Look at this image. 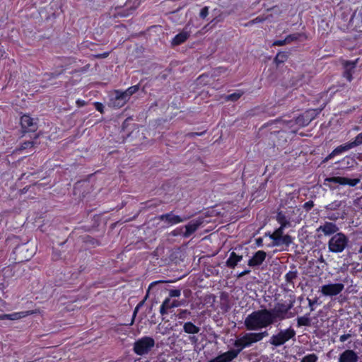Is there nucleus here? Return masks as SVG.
Instances as JSON below:
<instances>
[{
  "label": "nucleus",
  "instance_id": "nucleus-1",
  "mask_svg": "<svg viewBox=\"0 0 362 362\" xmlns=\"http://www.w3.org/2000/svg\"><path fill=\"white\" fill-rule=\"evenodd\" d=\"M269 309L263 308L255 310L247 315L244 321V325L248 331H257L273 325Z\"/></svg>",
  "mask_w": 362,
  "mask_h": 362
},
{
  "label": "nucleus",
  "instance_id": "nucleus-2",
  "mask_svg": "<svg viewBox=\"0 0 362 362\" xmlns=\"http://www.w3.org/2000/svg\"><path fill=\"white\" fill-rule=\"evenodd\" d=\"M268 335L269 333L267 330L260 332H247L236 339L233 345L241 351L243 349L250 347L253 344L262 341Z\"/></svg>",
  "mask_w": 362,
  "mask_h": 362
},
{
  "label": "nucleus",
  "instance_id": "nucleus-3",
  "mask_svg": "<svg viewBox=\"0 0 362 362\" xmlns=\"http://www.w3.org/2000/svg\"><path fill=\"white\" fill-rule=\"evenodd\" d=\"M349 242V238L344 233H337L329 240L328 250L332 253H341L347 247Z\"/></svg>",
  "mask_w": 362,
  "mask_h": 362
},
{
  "label": "nucleus",
  "instance_id": "nucleus-4",
  "mask_svg": "<svg viewBox=\"0 0 362 362\" xmlns=\"http://www.w3.org/2000/svg\"><path fill=\"white\" fill-rule=\"evenodd\" d=\"M296 335L295 329L289 327L284 329H281L279 332L273 334L269 341V344L275 347H279L288 341L290 339H294Z\"/></svg>",
  "mask_w": 362,
  "mask_h": 362
},
{
  "label": "nucleus",
  "instance_id": "nucleus-5",
  "mask_svg": "<svg viewBox=\"0 0 362 362\" xmlns=\"http://www.w3.org/2000/svg\"><path fill=\"white\" fill-rule=\"evenodd\" d=\"M154 340L148 337H142L135 341L134 344V351L136 354L141 356L146 354L153 347Z\"/></svg>",
  "mask_w": 362,
  "mask_h": 362
},
{
  "label": "nucleus",
  "instance_id": "nucleus-6",
  "mask_svg": "<svg viewBox=\"0 0 362 362\" xmlns=\"http://www.w3.org/2000/svg\"><path fill=\"white\" fill-rule=\"evenodd\" d=\"M291 308V305L277 303L273 309H269L273 322L275 323L277 320L281 321L290 317L287 314Z\"/></svg>",
  "mask_w": 362,
  "mask_h": 362
},
{
  "label": "nucleus",
  "instance_id": "nucleus-7",
  "mask_svg": "<svg viewBox=\"0 0 362 362\" xmlns=\"http://www.w3.org/2000/svg\"><path fill=\"white\" fill-rule=\"evenodd\" d=\"M242 247H235L229 255L226 261V266L229 269H235L243 259Z\"/></svg>",
  "mask_w": 362,
  "mask_h": 362
},
{
  "label": "nucleus",
  "instance_id": "nucleus-8",
  "mask_svg": "<svg viewBox=\"0 0 362 362\" xmlns=\"http://www.w3.org/2000/svg\"><path fill=\"white\" fill-rule=\"evenodd\" d=\"M338 230L339 227L337 224L329 221H325L316 229L318 237H321L322 235L325 236H332L337 233H339Z\"/></svg>",
  "mask_w": 362,
  "mask_h": 362
},
{
  "label": "nucleus",
  "instance_id": "nucleus-9",
  "mask_svg": "<svg viewBox=\"0 0 362 362\" xmlns=\"http://www.w3.org/2000/svg\"><path fill=\"white\" fill-rule=\"evenodd\" d=\"M325 182L339 184L340 185H349L350 187H355L361 182V180L360 178H348L341 176H332L325 178Z\"/></svg>",
  "mask_w": 362,
  "mask_h": 362
},
{
  "label": "nucleus",
  "instance_id": "nucleus-10",
  "mask_svg": "<svg viewBox=\"0 0 362 362\" xmlns=\"http://www.w3.org/2000/svg\"><path fill=\"white\" fill-rule=\"evenodd\" d=\"M344 288L341 283L328 284L321 287V293L325 296H334L341 293Z\"/></svg>",
  "mask_w": 362,
  "mask_h": 362
},
{
  "label": "nucleus",
  "instance_id": "nucleus-11",
  "mask_svg": "<svg viewBox=\"0 0 362 362\" xmlns=\"http://www.w3.org/2000/svg\"><path fill=\"white\" fill-rule=\"evenodd\" d=\"M187 219V217H181L174 214L172 211L165 214L160 215V221H163L166 226H171L182 223Z\"/></svg>",
  "mask_w": 362,
  "mask_h": 362
},
{
  "label": "nucleus",
  "instance_id": "nucleus-12",
  "mask_svg": "<svg viewBox=\"0 0 362 362\" xmlns=\"http://www.w3.org/2000/svg\"><path fill=\"white\" fill-rule=\"evenodd\" d=\"M129 100V98L124 91L119 90H114L113 96L111 98V103L115 107H123Z\"/></svg>",
  "mask_w": 362,
  "mask_h": 362
},
{
  "label": "nucleus",
  "instance_id": "nucleus-13",
  "mask_svg": "<svg viewBox=\"0 0 362 362\" xmlns=\"http://www.w3.org/2000/svg\"><path fill=\"white\" fill-rule=\"evenodd\" d=\"M350 149H352L351 147V145L346 142L345 144H343L341 145L338 146L336 147L330 153H329L323 160L322 163H327L329 160L333 159L335 156H340L343 154L344 153L349 151Z\"/></svg>",
  "mask_w": 362,
  "mask_h": 362
},
{
  "label": "nucleus",
  "instance_id": "nucleus-14",
  "mask_svg": "<svg viewBox=\"0 0 362 362\" xmlns=\"http://www.w3.org/2000/svg\"><path fill=\"white\" fill-rule=\"evenodd\" d=\"M267 253L263 250H258L248 260L247 265L251 267H258L261 265L265 260Z\"/></svg>",
  "mask_w": 362,
  "mask_h": 362
},
{
  "label": "nucleus",
  "instance_id": "nucleus-15",
  "mask_svg": "<svg viewBox=\"0 0 362 362\" xmlns=\"http://www.w3.org/2000/svg\"><path fill=\"white\" fill-rule=\"evenodd\" d=\"M336 164H338V169L349 170L353 168L355 165H356L357 162L354 157L346 156L344 157L341 160L337 162Z\"/></svg>",
  "mask_w": 362,
  "mask_h": 362
},
{
  "label": "nucleus",
  "instance_id": "nucleus-16",
  "mask_svg": "<svg viewBox=\"0 0 362 362\" xmlns=\"http://www.w3.org/2000/svg\"><path fill=\"white\" fill-rule=\"evenodd\" d=\"M358 361L357 354L354 350L347 349L339 355L338 362H358Z\"/></svg>",
  "mask_w": 362,
  "mask_h": 362
},
{
  "label": "nucleus",
  "instance_id": "nucleus-17",
  "mask_svg": "<svg viewBox=\"0 0 362 362\" xmlns=\"http://www.w3.org/2000/svg\"><path fill=\"white\" fill-rule=\"evenodd\" d=\"M240 351L238 349H230L221 354L217 356V358L220 362H231L233 359H235Z\"/></svg>",
  "mask_w": 362,
  "mask_h": 362
},
{
  "label": "nucleus",
  "instance_id": "nucleus-18",
  "mask_svg": "<svg viewBox=\"0 0 362 362\" xmlns=\"http://www.w3.org/2000/svg\"><path fill=\"white\" fill-rule=\"evenodd\" d=\"M202 223L200 220H192L189 222L185 226V230L182 233V236L184 238H189L199 228Z\"/></svg>",
  "mask_w": 362,
  "mask_h": 362
},
{
  "label": "nucleus",
  "instance_id": "nucleus-19",
  "mask_svg": "<svg viewBox=\"0 0 362 362\" xmlns=\"http://www.w3.org/2000/svg\"><path fill=\"white\" fill-rule=\"evenodd\" d=\"M293 238L288 234L279 237V239H272V245L276 247L285 246L288 248L293 243Z\"/></svg>",
  "mask_w": 362,
  "mask_h": 362
},
{
  "label": "nucleus",
  "instance_id": "nucleus-20",
  "mask_svg": "<svg viewBox=\"0 0 362 362\" xmlns=\"http://www.w3.org/2000/svg\"><path fill=\"white\" fill-rule=\"evenodd\" d=\"M356 63V61H346L344 64L345 71H344L343 76L349 82L353 79V72Z\"/></svg>",
  "mask_w": 362,
  "mask_h": 362
},
{
  "label": "nucleus",
  "instance_id": "nucleus-21",
  "mask_svg": "<svg viewBox=\"0 0 362 362\" xmlns=\"http://www.w3.org/2000/svg\"><path fill=\"white\" fill-rule=\"evenodd\" d=\"M21 124L23 129L34 131L36 125L34 119L29 115H23L21 118Z\"/></svg>",
  "mask_w": 362,
  "mask_h": 362
},
{
  "label": "nucleus",
  "instance_id": "nucleus-22",
  "mask_svg": "<svg viewBox=\"0 0 362 362\" xmlns=\"http://www.w3.org/2000/svg\"><path fill=\"white\" fill-rule=\"evenodd\" d=\"M179 305V303L177 300H171L170 298H166L162 303V305L160 307V313L161 315H164L167 313L168 309H171L175 307H177Z\"/></svg>",
  "mask_w": 362,
  "mask_h": 362
},
{
  "label": "nucleus",
  "instance_id": "nucleus-23",
  "mask_svg": "<svg viewBox=\"0 0 362 362\" xmlns=\"http://www.w3.org/2000/svg\"><path fill=\"white\" fill-rule=\"evenodd\" d=\"M158 284V281H156L151 283L148 287L147 291V293L146 296V299H149L150 300L155 301L156 304V294L158 291L157 286Z\"/></svg>",
  "mask_w": 362,
  "mask_h": 362
},
{
  "label": "nucleus",
  "instance_id": "nucleus-24",
  "mask_svg": "<svg viewBox=\"0 0 362 362\" xmlns=\"http://www.w3.org/2000/svg\"><path fill=\"white\" fill-rule=\"evenodd\" d=\"M291 267L294 269V270H291L288 272H287L284 276L286 284L288 286H292L294 287V282L293 281L297 279L298 277V271L296 269L295 265L292 264Z\"/></svg>",
  "mask_w": 362,
  "mask_h": 362
},
{
  "label": "nucleus",
  "instance_id": "nucleus-25",
  "mask_svg": "<svg viewBox=\"0 0 362 362\" xmlns=\"http://www.w3.org/2000/svg\"><path fill=\"white\" fill-rule=\"evenodd\" d=\"M189 37V34L187 32L182 31L177 34L172 40V45L173 46H177L184 43Z\"/></svg>",
  "mask_w": 362,
  "mask_h": 362
},
{
  "label": "nucleus",
  "instance_id": "nucleus-26",
  "mask_svg": "<svg viewBox=\"0 0 362 362\" xmlns=\"http://www.w3.org/2000/svg\"><path fill=\"white\" fill-rule=\"evenodd\" d=\"M276 220L280 226L291 227L290 218L286 216L283 211H279L276 216Z\"/></svg>",
  "mask_w": 362,
  "mask_h": 362
},
{
  "label": "nucleus",
  "instance_id": "nucleus-27",
  "mask_svg": "<svg viewBox=\"0 0 362 362\" xmlns=\"http://www.w3.org/2000/svg\"><path fill=\"white\" fill-rule=\"evenodd\" d=\"M34 313H35V311L33 310L16 312L11 314H8V320H17L25 317L28 315H33Z\"/></svg>",
  "mask_w": 362,
  "mask_h": 362
},
{
  "label": "nucleus",
  "instance_id": "nucleus-28",
  "mask_svg": "<svg viewBox=\"0 0 362 362\" xmlns=\"http://www.w3.org/2000/svg\"><path fill=\"white\" fill-rule=\"evenodd\" d=\"M183 331L187 334H198L200 328L193 324L192 322H187L183 325Z\"/></svg>",
  "mask_w": 362,
  "mask_h": 362
},
{
  "label": "nucleus",
  "instance_id": "nucleus-29",
  "mask_svg": "<svg viewBox=\"0 0 362 362\" xmlns=\"http://www.w3.org/2000/svg\"><path fill=\"white\" fill-rule=\"evenodd\" d=\"M286 40L287 44H289L294 41H298L300 38H303L304 40H306L308 38L307 35L305 33H296L293 34H290L287 35L286 37Z\"/></svg>",
  "mask_w": 362,
  "mask_h": 362
},
{
  "label": "nucleus",
  "instance_id": "nucleus-30",
  "mask_svg": "<svg viewBox=\"0 0 362 362\" xmlns=\"http://www.w3.org/2000/svg\"><path fill=\"white\" fill-rule=\"evenodd\" d=\"M288 58V54L286 52H279L276 57L274 59V62L276 64V66L280 65L281 64L284 63L287 61Z\"/></svg>",
  "mask_w": 362,
  "mask_h": 362
},
{
  "label": "nucleus",
  "instance_id": "nucleus-31",
  "mask_svg": "<svg viewBox=\"0 0 362 362\" xmlns=\"http://www.w3.org/2000/svg\"><path fill=\"white\" fill-rule=\"evenodd\" d=\"M288 228V227L280 226L272 234L268 233H266V235H268L271 240L274 238L279 239V237L284 235V230Z\"/></svg>",
  "mask_w": 362,
  "mask_h": 362
},
{
  "label": "nucleus",
  "instance_id": "nucleus-32",
  "mask_svg": "<svg viewBox=\"0 0 362 362\" xmlns=\"http://www.w3.org/2000/svg\"><path fill=\"white\" fill-rule=\"evenodd\" d=\"M310 325V319L309 317V314H306L303 316L298 317L297 318V326L298 327L306 326L308 327Z\"/></svg>",
  "mask_w": 362,
  "mask_h": 362
},
{
  "label": "nucleus",
  "instance_id": "nucleus-33",
  "mask_svg": "<svg viewBox=\"0 0 362 362\" xmlns=\"http://www.w3.org/2000/svg\"><path fill=\"white\" fill-rule=\"evenodd\" d=\"M244 94L243 91L238 90V92L229 94L226 95V100L228 101H237L238 99L241 98V96Z\"/></svg>",
  "mask_w": 362,
  "mask_h": 362
},
{
  "label": "nucleus",
  "instance_id": "nucleus-34",
  "mask_svg": "<svg viewBox=\"0 0 362 362\" xmlns=\"http://www.w3.org/2000/svg\"><path fill=\"white\" fill-rule=\"evenodd\" d=\"M350 145L351 148H354L356 146H358L362 144V132L358 134L354 139V141H351L348 142Z\"/></svg>",
  "mask_w": 362,
  "mask_h": 362
},
{
  "label": "nucleus",
  "instance_id": "nucleus-35",
  "mask_svg": "<svg viewBox=\"0 0 362 362\" xmlns=\"http://www.w3.org/2000/svg\"><path fill=\"white\" fill-rule=\"evenodd\" d=\"M318 356L315 354H310L305 356L300 361V362H317Z\"/></svg>",
  "mask_w": 362,
  "mask_h": 362
},
{
  "label": "nucleus",
  "instance_id": "nucleus-36",
  "mask_svg": "<svg viewBox=\"0 0 362 362\" xmlns=\"http://www.w3.org/2000/svg\"><path fill=\"white\" fill-rule=\"evenodd\" d=\"M266 18H267L264 16H259L255 18L254 19L250 20L247 23L245 24V25L248 26V25H252L254 24H257V23H263L266 20Z\"/></svg>",
  "mask_w": 362,
  "mask_h": 362
},
{
  "label": "nucleus",
  "instance_id": "nucleus-37",
  "mask_svg": "<svg viewBox=\"0 0 362 362\" xmlns=\"http://www.w3.org/2000/svg\"><path fill=\"white\" fill-rule=\"evenodd\" d=\"M139 89V86L138 85L131 86L128 88L127 90H125L124 92L126 93V95L130 98V97L136 93Z\"/></svg>",
  "mask_w": 362,
  "mask_h": 362
},
{
  "label": "nucleus",
  "instance_id": "nucleus-38",
  "mask_svg": "<svg viewBox=\"0 0 362 362\" xmlns=\"http://www.w3.org/2000/svg\"><path fill=\"white\" fill-rule=\"evenodd\" d=\"M209 13V6L203 7L199 12V17L202 19H205Z\"/></svg>",
  "mask_w": 362,
  "mask_h": 362
},
{
  "label": "nucleus",
  "instance_id": "nucleus-39",
  "mask_svg": "<svg viewBox=\"0 0 362 362\" xmlns=\"http://www.w3.org/2000/svg\"><path fill=\"white\" fill-rule=\"evenodd\" d=\"M190 315V312L187 310H181L178 314L177 317L179 319H186Z\"/></svg>",
  "mask_w": 362,
  "mask_h": 362
},
{
  "label": "nucleus",
  "instance_id": "nucleus-40",
  "mask_svg": "<svg viewBox=\"0 0 362 362\" xmlns=\"http://www.w3.org/2000/svg\"><path fill=\"white\" fill-rule=\"evenodd\" d=\"M314 206V202L312 200H309L304 203L303 208L306 211H309Z\"/></svg>",
  "mask_w": 362,
  "mask_h": 362
},
{
  "label": "nucleus",
  "instance_id": "nucleus-41",
  "mask_svg": "<svg viewBox=\"0 0 362 362\" xmlns=\"http://www.w3.org/2000/svg\"><path fill=\"white\" fill-rule=\"evenodd\" d=\"M181 295V291L180 289H171L169 291V296L170 297H180Z\"/></svg>",
  "mask_w": 362,
  "mask_h": 362
},
{
  "label": "nucleus",
  "instance_id": "nucleus-42",
  "mask_svg": "<svg viewBox=\"0 0 362 362\" xmlns=\"http://www.w3.org/2000/svg\"><path fill=\"white\" fill-rule=\"evenodd\" d=\"M310 120H307L306 122L304 121V118L303 116L298 117L296 119V124L302 126H306L309 124Z\"/></svg>",
  "mask_w": 362,
  "mask_h": 362
},
{
  "label": "nucleus",
  "instance_id": "nucleus-43",
  "mask_svg": "<svg viewBox=\"0 0 362 362\" xmlns=\"http://www.w3.org/2000/svg\"><path fill=\"white\" fill-rule=\"evenodd\" d=\"M286 44H287V42H286V38H284V40H274L272 42V46H284Z\"/></svg>",
  "mask_w": 362,
  "mask_h": 362
},
{
  "label": "nucleus",
  "instance_id": "nucleus-44",
  "mask_svg": "<svg viewBox=\"0 0 362 362\" xmlns=\"http://www.w3.org/2000/svg\"><path fill=\"white\" fill-rule=\"evenodd\" d=\"M94 105H95V109H96L98 111H99V112H103V108H104V107H103V104H102V103L96 102V103H95V104H94Z\"/></svg>",
  "mask_w": 362,
  "mask_h": 362
},
{
  "label": "nucleus",
  "instance_id": "nucleus-45",
  "mask_svg": "<svg viewBox=\"0 0 362 362\" xmlns=\"http://www.w3.org/2000/svg\"><path fill=\"white\" fill-rule=\"evenodd\" d=\"M350 337H351V334H342V335L340 336L339 341L341 342H344V341H346Z\"/></svg>",
  "mask_w": 362,
  "mask_h": 362
},
{
  "label": "nucleus",
  "instance_id": "nucleus-46",
  "mask_svg": "<svg viewBox=\"0 0 362 362\" xmlns=\"http://www.w3.org/2000/svg\"><path fill=\"white\" fill-rule=\"evenodd\" d=\"M32 147H33V143L30 141H27L22 144L21 150L28 148H32Z\"/></svg>",
  "mask_w": 362,
  "mask_h": 362
},
{
  "label": "nucleus",
  "instance_id": "nucleus-47",
  "mask_svg": "<svg viewBox=\"0 0 362 362\" xmlns=\"http://www.w3.org/2000/svg\"><path fill=\"white\" fill-rule=\"evenodd\" d=\"M255 244L257 247L263 246V238L259 237L255 239Z\"/></svg>",
  "mask_w": 362,
  "mask_h": 362
},
{
  "label": "nucleus",
  "instance_id": "nucleus-48",
  "mask_svg": "<svg viewBox=\"0 0 362 362\" xmlns=\"http://www.w3.org/2000/svg\"><path fill=\"white\" fill-rule=\"evenodd\" d=\"M182 229L183 228H177L176 229H175L172 233L173 235L176 236V235H180L181 233H182Z\"/></svg>",
  "mask_w": 362,
  "mask_h": 362
},
{
  "label": "nucleus",
  "instance_id": "nucleus-49",
  "mask_svg": "<svg viewBox=\"0 0 362 362\" xmlns=\"http://www.w3.org/2000/svg\"><path fill=\"white\" fill-rule=\"evenodd\" d=\"M76 103L78 107H82L86 105V102L81 99H78Z\"/></svg>",
  "mask_w": 362,
  "mask_h": 362
},
{
  "label": "nucleus",
  "instance_id": "nucleus-50",
  "mask_svg": "<svg viewBox=\"0 0 362 362\" xmlns=\"http://www.w3.org/2000/svg\"><path fill=\"white\" fill-rule=\"evenodd\" d=\"M250 271L249 269H245V270L243 271L242 272H240V274H238V277H239V278H240V277H242V276H245V275H246V274H249V273H250Z\"/></svg>",
  "mask_w": 362,
  "mask_h": 362
},
{
  "label": "nucleus",
  "instance_id": "nucleus-51",
  "mask_svg": "<svg viewBox=\"0 0 362 362\" xmlns=\"http://www.w3.org/2000/svg\"><path fill=\"white\" fill-rule=\"evenodd\" d=\"M0 320H8V314L0 315Z\"/></svg>",
  "mask_w": 362,
  "mask_h": 362
},
{
  "label": "nucleus",
  "instance_id": "nucleus-52",
  "mask_svg": "<svg viewBox=\"0 0 362 362\" xmlns=\"http://www.w3.org/2000/svg\"><path fill=\"white\" fill-rule=\"evenodd\" d=\"M135 1H136V2H135L134 8H137L141 2V0H135Z\"/></svg>",
  "mask_w": 362,
  "mask_h": 362
},
{
  "label": "nucleus",
  "instance_id": "nucleus-53",
  "mask_svg": "<svg viewBox=\"0 0 362 362\" xmlns=\"http://www.w3.org/2000/svg\"><path fill=\"white\" fill-rule=\"evenodd\" d=\"M4 306H5V302L2 299H0V310Z\"/></svg>",
  "mask_w": 362,
  "mask_h": 362
},
{
  "label": "nucleus",
  "instance_id": "nucleus-54",
  "mask_svg": "<svg viewBox=\"0 0 362 362\" xmlns=\"http://www.w3.org/2000/svg\"><path fill=\"white\" fill-rule=\"evenodd\" d=\"M208 362H220V361H218V358H217V356H216V357H215L214 358L211 359V360H210V361H209Z\"/></svg>",
  "mask_w": 362,
  "mask_h": 362
},
{
  "label": "nucleus",
  "instance_id": "nucleus-55",
  "mask_svg": "<svg viewBox=\"0 0 362 362\" xmlns=\"http://www.w3.org/2000/svg\"><path fill=\"white\" fill-rule=\"evenodd\" d=\"M100 57L105 58V57H107L108 56V53L107 52H105V53H103L102 54H100Z\"/></svg>",
  "mask_w": 362,
  "mask_h": 362
},
{
  "label": "nucleus",
  "instance_id": "nucleus-56",
  "mask_svg": "<svg viewBox=\"0 0 362 362\" xmlns=\"http://www.w3.org/2000/svg\"><path fill=\"white\" fill-rule=\"evenodd\" d=\"M358 253L359 254H361L362 253V245L360 247L359 250H358Z\"/></svg>",
  "mask_w": 362,
  "mask_h": 362
},
{
  "label": "nucleus",
  "instance_id": "nucleus-57",
  "mask_svg": "<svg viewBox=\"0 0 362 362\" xmlns=\"http://www.w3.org/2000/svg\"><path fill=\"white\" fill-rule=\"evenodd\" d=\"M138 309V307L136 308V310H134V316H135L136 313V310Z\"/></svg>",
  "mask_w": 362,
  "mask_h": 362
},
{
  "label": "nucleus",
  "instance_id": "nucleus-58",
  "mask_svg": "<svg viewBox=\"0 0 362 362\" xmlns=\"http://www.w3.org/2000/svg\"><path fill=\"white\" fill-rule=\"evenodd\" d=\"M165 282H166V281H164V280H160V281H159V283H160H160H165Z\"/></svg>",
  "mask_w": 362,
  "mask_h": 362
},
{
  "label": "nucleus",
  "instance_id": "nucleus-59",
  "mask_svg": "<svg viewBox=\"0 0 362 362\" xmlns=\"http://www.w3.org/2000/svg\"><path fill=\"white\" fill-rule=\"evenodd\" d=\"M360 330H361V331H362V325H361V327H360Z\"/></svg>",
  "mask_w": 362,
  "mask_h": 362
}]
</instances>
